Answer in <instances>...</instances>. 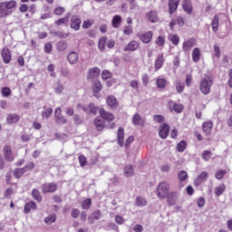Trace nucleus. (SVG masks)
<instances>
[{
	"label": "nucleus",
	"mask_w": 232,
	"mask_h": 232,
	"mask_svg": "<svg viewBox=\"0 0 232 232\" xmlns=\"http://www.w3.org/2000/svg\"><path fill=\"white\" fill-rule=\"evenodd\" d=\"M24 173H26V171L24 168L15 169L14 171V176L15 177V179H21V177H23Z\"/></svg>",
	"instance_id": "obj_38"
},
{
	"label": "nucleus",
	"mask_w": 232,
	"mask_h": 232,
	"mask_svg": "<svg viewBox=\"0 0 232 232\" xmlns=\"http://www.w3.org/2000/svg\"><path fill=\"white\" fill-rule=\"evenodd\" d=\"M121 21H122V18L121 17V15H115L112 19L113 28H119V24H121Z\"/></svg>",
	"instance_id": "obj_42"
},
{
	"label": "nucleus",
	"mask_w": 232,
	"mask_h": 232,
	"mask_svg": "<svg viewBox=\"0 0 232 232\" xmlns=\"http://www.w3.org/2000/svg\"><path fill=\"white\" fill-rule=\"evenodd\" d=\"M193 46H197V40L195 38H190L183 43L182 49L183 52H190Z\"/></svg>",
	"instance_id": "obj_7"
},
{
	"label": "nucleus",
	"mask_w": 232,
	"mask_h": 232,
	"mask_svg": "<svg viewBox=\"0 0 232 232\" xmlns=\"http://www.w3.org/2000/svg\"><path fill=\"white\" fill-rule=\"evenodd\" d=\"M169 189H171V186L167 181L159 183L156 188V195L158 198L164 200V198H166L169 194Z\"/></svg>",
	"instance_id": "obj_2"
},
{
	"label": "nucleus",
	"mask_w": 232,
	"mask_h": 232,
	"mask_svg": "<svg viewBox=\"0 0 232 232\" xmlns=\"http://www.w3.org/2000/svg\"><path fill=\"white\" fill-rule=\"evenodd\" d=\"M153 37V33H151V31L144 33L143 34H141L140 36V41H142V43H144L145 44H148V43H150Z\"/></svg>",
	"instance_id": "obj_22"
},
{
	"label": "nucleus",
	"mask_w": 232,
	"mask_h": 232,
	"mask_svg": "<svg viewBox=\"0 0 232 232\" xmlns=\"http://www.w3.org/2000/svg\"><path fill=\"white\" fill-rule=\"evenodd\" d=\"M111 72H110L109 71H103L102 72V79H103V81H108V79H111Z\"/></svg>",
	"instance_id": "obj_56"
},
{
	"label": "nucleus",
	"mask_w": 232,
	"mask_h": 232,
	"mask_svg": "<svg viewBox=\"0 0 232 232\" xmlns=\"http://www.w3.org/2000/svg\"><path fill=\"white\" fill-rule=\"evenodd\" d=\"M79 162H80V166H82V168H84V166H86V164L88 163V161L86 160V157L84 156H79Z\"/></svg>",
	"instance_id": "obj_58"
},
{
	"label": "nucleus",
	"mask_w": 232,
	"mask_h": 232,
	"mask_svg": "<svg viewBox=\"0 0 232 232\" xmlns=\"http://www.w3.org/2000/svg\"><path fill=\"white\" fill-rule=\"evenodd\" d=\"M52 113H53V109L47 108L45 111H43V117H46L47 119L52 117Z\"/></svg>",
	"instance_id": "obj_53"
},
{
	"label": "nucleus",
	"mask_w": 232,
	"mask_h": 232,
	"mask_svg": "<svg viewBox=\"0 0 232 232\" xmlns=\"http://www.w3.org/2000/svg\"><path fill=\"white\" fill-rule=\"evenodd\" d=\"M192 61H194V63L200 61V49H198V47L194 48L192 51Z\"/></svg>",
	"instance_id": "obj_29"
},
{
	"label": "nucleus",
	"mask_w": 232,
	"mask_h": 232,
	"mask_svg": "<svg viewBox=\"0 0 232 232\" xmlns=\"http://www.w3.org/2000/svg\"><path fill=\"white\" fill-rule=\"evenodd\" d=\"M35 168V163H34L33 161L28 162L23 169L25 171H32V169H34Z\"/></svg>",
	"instance_id": "obj_50"
},
{
	"label": "nucleus",
	"mask_w": 232,
	"mask_h": 232,
	"mask_svg": "<svg viewBox=\"0 0 232 232\" xmlns=\"http://www.w3.org/2000/svg\"><path fill=\"white\" fill-rule=\"evenodd\" d=\"M88 113H92V115H97L99 111V107L95 106L93 103H90L87 107Z\"/></svg>",
	"instance_id": "obj_35"
},
{
	"label": "nucleus",
	"mask_w": 232,
	"mask_h": 232,
	"mask_svg": "<svg viewBox=\"0 0 232 232\" xmlns=\"http://www.w3.org/2000/svg\"><path fill=\"white\" fill-rule=\"evenodd\" d=\"M63 12H65L64 7H56L53 10V13L55 14V15H63Z\"/></svg>",
	"instance_id": "obj_59"
},
{
	"label": "nucleus",
	"mask_w": 232,
	"mask_h": 232,
	"mask_svg": "<svg viewBox=\"0 0 232 232\" xmlns=\"http://www.w3.org/2000/svg\"><path fill=\"white\" fill-rule=\"evenodd\" d=\"M63 111L61 108H57L54 111L55 122L56 124H66L67 121L64 116L62 115Z\"/></svg>",
	"instance_id": "obj_6"
},
{
	"label": "nucleus",
	"mask_w": 232,
	"mask_h": 232,
	"mask_svg": "<svg viewBox=\"0 0 232 232\" xmlns=\"http://www.w3.org/2000/svg\"><path fill=\"white\" fill-rule=\"evenodd\" d=\"M169 134V125H168L167 123L162 124L160 127V132H159L160 139H167Z\"/></svg>",
	"instance_id": "obj_13"
},
{
	"label": "nucleus",
	"mask_w": 232,
	"mask_h": 232,
	"mask_svg": "<svg viewBox=\"0 0 232 232\" xmlns=\"http://www.w3.org/2000/svg\"><path fill=\"white\" fill-rule=\"evenodd\" d=\"M153 121L155 122H159V123L164 122V116H162V115H154L153 116Z\"/></svg>",
	"instance_id": "obj_60"
},
{
	"label": "nucleus",
	"mask_w": 232,
	"mask_h": 232,
	"mask_svg": "<svg viewBox=\"0 0 232 232\" xmlns=\"http://www.w3.org/2000/svg\"><path fill=\"white\" fill-rule=\"evenodd\" d=\"M99 75H101V70H99L97 67H94L89 70L87 79L88 81H93L97 79Z\"/></svg>",
	"instance_id": "obj_8"
},
{
	"label": "nucleus",
	"mask_w": 232,
	"mask_h": 232,
	"mask_svg": "<svg viewBox=\"0 0 232 232\" xmlns=\"http://www.w3.org/2000/svg\"><path fill=\"white\" fill-rule=\"evenodd\" d=\"M145 123L146 121L144 118H142V116H140V114L135 113L132 116V124H134V126H144Z\"/></svg>",
	"instance_id": "obj_12"
},
{
	"label": "nucleus",
	"mask_w": 232,
	"mask_h": 232,
	"mask_svg": "<svg viewBox=\"0 0 232 232\" xmlns=\"http://www.w3.org/2000/svg\"><path fill=\"white\" fill-rule=\"evenodd\" d=\"M133 33V29L131 28V26H125L124 29H123V34L125 35H130V34Z\"/></svg>",
	"instance_id": "obj_61"
},
{
	"label": "nucleus",
	"mask_w": 232,
	"mask_h": 232,
	"mask_svg": "<svg viewBox=\"0 0 232 232\" xmlns=\"http://www.w3.org/2000/svg\"><path fill=\"white\" fill-rule=\"evenodd\" d=\"M57 184L55 183H45L42 186V192L46 193H55L57 191Z\"/></svg>",
	"instance_id": "obj_4"
},
{
	"label": "nucleus",
	"mask_w": 232,
	"mask_h": 232,
	"mask_svg": "<svg viewBox=\"0 0 232 232\" xmlns=\"http://www.w3.org/2000/svg\"><path fill=\"white\" fill-rule=\"evenodd\" d=\"M56 47L58 52H64V50L68 48V44H66L65 42H60L57 44Z\"/></svg>",
	"instance_id": "obj_45"
},
{
	"label": "nucleus",
	"mask_w": 232,
	"mask_h": 232,
	"mask_svg": "<svg viewBox=\"0 0 232 232\" xmlns=\"http://www.w3.org/2000/svg\"><path fill=\"white\" fill-rule=\"evenodd\" d=\"M81 18L77 17L76 15L72 16L71 19V28L77 32L81 28Z\"/></svg>",
	"instance_id": "obj_16"
},
{
	"label": "nucleus",
	"mask_w": 232,
	"mask_h": 232,
	"mask_svg": "<svg viewBox=\"0 0 232 232\" xmlns=\"http://www.w3.org/2000/svg\"><path fill=\"white\" fill-rule=\"evenodd\" d=\"M32 197L37 202H43V196H41V192L38 189H33Z\"/></svg>",
	"instance_id": "obj_32"
},
{
	"label": "nucleus",
	"mask_w": 232,
	"mask_h": 232,
	"mask_svg": "<svg viewBox=\"0 0 232 232\" xmlns=\"http://www.w3.org/2000/svg\"><path fill=\"white\" fill-rule=\"evenodd\" d=\"M92 24H93V22H92V21H84L82 24V28L84 30H86L88 28H90Z\"/></svg>",
	"instance_id": "obj_64"
},
{
	"label": "nucleus",
	"mask_w": 232,
	"mask_h": 232,
	"mask_svg": "<svg viewBox=\"0 0 232 232\" xmlns=\"http://www.w3.org/2000/svg\"><path fill=\"white\" fill-rule=\"evenodd\" d=\"M212 155H213V152H211V150H205L202 153L201 157H202L203 160L208 161V160H209V159H211Z\"/></svg>",
	"instance_id": "obj_47"
},
{
	"label": "nucleus",
	"mask_w": 232,
	"mask_h": 232,
	"mask_svg": "<svg viewBox=\"0 0 232 232\" xmlns=\"http://www.w3.org/2000/svg\"><path fill=\"white\" fill-rule=\"evenodd\" d=\"M178 179H179V182H184V181L188 180V172H186V170H180L178 173Z\"/></svg>",
	"instance_id": "obj_37"
},
{
	"label": "nucleus",
	"mask_w": 232,
	"mask_h": 232,
	"mask_svg": "<svg viewBox=\"0 0 232 232\" xmlns=\"http://www.w3.org/2000/svg\"><path fill=\"white\" fill-rule=\"evenodd\" d=\"M169 38H170L171 43L175 46H177L179 44V43H180V38L178 35H176V34H170Z\"/></svg>",
	"instance_id": "obj_49"
},
{
	"label": "nucleus",
	"mask_w": 232,
	"mask_h": 232,
	"mask_svg": "<svg viewBox=\"0 0 232 232\" xmlns=\"http://www.w3.org/2000/svg\"><path fill=\"white\" fill-rule=\"evenodd\" d=\"M91 206H92V199L90 198H87L83 202H82V209H90Z\"/></svg>",
	"instance_id": "obj_51"
},
{
	"label": "nucleus",
	"mask_w": 232,
	"mask_h": 232,
	"mask_svg": "<svg viewBox=\"0 0 232 232\" xmlns=\"http://www.w3.org/2000/svg\"><path fill=\"white\" fill-rule=\"evenodd\" d=\"M180 0H169V12L170 15H173L175 12H177V8H179V5Z\"/></svg>",
	"instance_id": "obj_15"
},
{
	"label": "nucleus",
	"mask_w": 232,
	"mask_h": 232,
	"mask_svg": "<svg viewBox=\"0 0 232 232\" xmlns=\"http://www.w3.org/2000/svg\"><path fill=\"white\" fill-rule=\"evenodd\" d=\"M70 21V16L67 15L63 18H60L58 19L54 24H56V26H61V24H67V23Z\"/></svg>",
	"instance_id": "obj_41"
},
{
	"label": "nucleus",
	"mask_w": 232,
	"mask_h": 232,
	"mask_svg": "<svg viewBox=\"0 0 232 232\" xmlns=\"http://www.w3.org/2000/svg\"><path fill=\"white\" fill-rule=\"evenodd\" d=\"M16 6L17 2L15 0L0 2V19H6Z\"/></svg>",
	"instance_id": "obj_1"
},
{
	"label": "nucleus",
	"mask_w": 232,
	"mask_h": 232,
	"mask_svg": "<svg viewBox=\"0 0 232 232\" xmlns=\"http://www.w3.org/2000/svg\"><path fill=\"white\" fill-rule=\"evenodd\" d=\"M136 204L137 206H139L140 208H142L144 206H147L148 204V201H146V199L142 197H138L136 198Z\"/></svg>",
	"instance_id": "obj_43"
},
{
	"label": "nucleus",
	"mask_w": 232,
	"mask_h": 232,
	"mask_svg": "<svg viewBox=\"0 0 232 232\" xmlns=\"http://www.w3.org/2000/svg\"><path fill=\"white\" fill-rule=\"evenodd\" d=\"M202 130H203L204 133H206V135H210L211 130H213V121H208L203 122Z\"/></svg>",
	"instance_id": "obj_20"
},
{
	"label": "nucleus",
	"mask_w": 232,
	"mask_h": 232,
	"mask_svg": "<svg viewBox=\"0 0 232 232\" xmlns=\"http://www.w3.org/2000/svg\"><path fill=\"white\" fill-rule=\"evenodd\" d=\"M108 41V38L103 36L99 40L98 43V48L101 50V52H104L106 50V42Z\"/></svg>",
	"instance_id": "obj_31"
},
{
	"label": "nucleus",
	"mask_w": 232,
	"mask_h": 232,
	"mask_svg": "<svg viewBox=\"0 0 232 232\" xmlns=\"http://www.w3.org/2000/svg\"><path fill=\"white\" fill-rule=\"evenodd\" d=\"M139 48V42L131 41L125 48L124 52H135Z\"/></svg>",
	"instance_id": "obj_24"
},
{
	"label": "nucleus",
	"mask_w": 232,
	"mask_h": 232,
	"mask_svg": "<svg viewBox=\"0 0 232 232\" xmlns=\"http://www.w3.org/2000/svg\"><path fill=\"white\" fill-rule=\"evenodd\" d=\"M166 198L169 206H175V204H177V200H179V192L171 191L167 195Z\"/></svg>",
	"instance_id": "obj_5"
},
{
	"label": "nucleus",
	"mask_w": 232,
	"mask_h": 232,
	"mask_svg": "<svg viewBox=\"0 0 232 232\" xmlns=\"http://www.w3.org/2000/svg\"><path fill=\"white\" fill-rule=\"evenodd\" d=\"M67 59L70 64H77L79 54L76 52H71L68 53Z\"/></svg>",
	"instance_id": "obj_21"
},
{
	"label": "nucleus",
	"mask_w": 232,
	"mask_h": 232,
	"mask_svg": "<svg viewBox=\"0 0 232 232\" xmlns=\"http://www.w3.org/2000/svg\"><path fill=\"white\" fill-rule=\"evenodd\" d=\"M132 229L135 231V232H142L144 231V227H142V225H139V224H136L132 227Z\"/></svg>",
	"instance_id": "obj_62"
},
{
	"label": "nucleus",
	"mask_w": 232,
	"mask_h": 232,
	"mask_svg": "<svg viewBox=\"0 0 232 232\" xmlns=\"http://www.w3.org/2000/svg\"><path fill=\"white\" fill-rule=\"evenodd\" d=\"M101 217H102V212L101 210H96L95 212H93L92 214H91L88 217V222L89 224H95V220H101Z\"/></svg>",
	"instance_id": "obj_17"
},
{
	"label": "nucleus",
	"mask_w": 232,
	"mask_h": 232,
	"mask_svg": "<svg viewBox=\"0 0 232 232\" xmlns=\"http://www.w3.org/2000/svg\"><path fill=\"white\" fill-rule=\"evenodd\" d=\"M225 176H226V170H224V169H218V170H217V172H216L215 178H216L218 180H222V179H224Z\"/></svg>",
	"instance_id": "obj_44"
},
{
	"label": "nucleus",
	"mask_w": 232,
	"mask_h": 232,
	"mask_svg": "<svg viewBox=\"0 0 232 232\" xmlns=\"http://www.w3.org/2000/svg\"><path fill=\"white\" fill-rule=\"evenodd\" d=\"M117 139L119 146H124V129L120 127L117 132Z\"/></svg>",
	"instance_id": "obj_23"
},
{
	"label": "nucleus",
	"mask_w": 232,
	"mask_h": 232,
	"mask_svg": "<svg viewBox=\"0 0 232 232\" xmlns=\"http://www.w3.org/2000/svg\"><path fill=\"white\" fill-rule=\"evenodd\" d=\"M173 109H174V111H176V113H182V110H184V106L182 104L174 103Z\"/></svg>",
	"instance_id": "obj_52"
},
{
	"label": "nucleus",
	"mask_w": 232,
	"mask_h": 232,
	"mask_svg": "<svg viewBox=\"0 0 232 232\" xmlns=\"http://www.w3.org/2000/svg\"><path fill=\"white\" fill-rule=\"evenodd\" d=\"M1 55L5 64H10V62L12 61V53H10V50L8 48H4Z\"/></svg>",
	"instance_id": "obj_9"
},
{
	"label": "nucleus",
	"mask_w": 232,
	"mask_h": 232,
	"mask_svg": "<svg viewBox=\"0 0 232 232\" xmlns=\"http://www.w3.org/2000/svg\"><path fill=\"white\" fill-rule=\"evenodd\" d=\"M100 115L102 119H104V121H107L108 122H111V121H115V116L111 114V112L106 111L104 109L100 110Z\"/></svg>",
	"instance_id": "obj_14"
},
{
	"label": "nucleus",
	"mask_w": 232,
	"mask_h": 232,
	"mask_svg": "<svg viewBox=\"0 0 232 232\" xmlns=\"http://www.w3.org/2000/svg\"><path fill=\"white\" fill-rule=\"evenodd\" d=\"M52 44L51 43H47L44 44V52L45 53H52Z\"/></svg>",
	"instance_id": "obj_63"
},
{
	"label": "nucleus",
	"mask_w": 232,
	"mask_h": 232,
	"mask_svg": "<svg viewBox=\"0 0 232 232\" xmlns=\"http://www.w3.org/2000/svg\"><path fill=\"white\" fill-rule=\"evenodd\" d=\"M32 209H37V204L34 201H30L29 203L25 204L24 213H29L30 211H32Z\"/></svg>",
	"instance_id": "obj_28"
},
{
	"label": "nucleus",
	"mask_w": 232,
	"mask_h": 232,
	"mask_svg": "<svg viewBox=\"0 0 232 232\" xmlns=\"http://www.w3.org/2000/svg\"><path fill=\"white\" fill-rule=\"evenodd\" d=\"M176 90L179 93H182L184 92V83L178 81L176 83Z\"/></svg>",
	"instance_id": "obj_55"
},
{
	"label": "nucleus",
	"mask_w": 232,
	"mask_h": 232,
	"mask_svg": "<svg viewBox=\"0 0 232 232\" xmlns=\"http://www.w3.org/2000/svg\"><path fill=\"white\" fill-rule=\"evenodd\" d=\"M79 215H81V211L77 208H72L71 211V216L72 218H79Z\"/></svg>",
	"instance_id": "obj_57"
},
{
	"label": "nucleus",
	"mask_w": 232,
	"mask_h": 232,
	"mask_svg": "<svg viewBox=\"0 0 232 232\" xmlns=\"http://www.w3.org/2000/svg\"><path fill=\"white\" fill-rule=\"evenodd\" d=\"M183 10L188 15H191V14H193V4H191V1L183 0Z\"/></svg>",
	"instance_id": "obj_19"
},
{
	"label": "nucleus",
	"mask_w": 232,
	"mask_h": 232,
	"mask_svg": "<svg viewBox=\"0 0 232 232\" xmlns=\"http://www.w3.org/2000/svg\"><path fill=\"white\" fill-rule=\"evenodd\" d=\"M213 86V79L211 77L207 76L202 78L199 82V90L203 95H209L211 93V87Z\"/></svg>",
	"instance_id": "obj_3"
},
{
	"label": "nucleus",
	"mask_w": 232,
	"mask_h": 232,
	"mask_svg": "<svg viewBox=\"0 0 232 232\" xmlns=\"http://www.w3.org/2000/svg\"><path fill=\"white\" fill-rule=\"evenodd\" d=\"M4 155L7 162H14V152H12V148L10 146H5L4 148Z\"/></svg>",
	"instance_id": "obj_10"
},
{
	"label": "nucleus",
	"mask_w": 232,
	"mask_h": 232,
	"mask_svg": "<svg viewBox=\"0 0 232 232\" xmlns=\"http://www.w3.org/2000/svg\"><path fill=\"white\" fill-rule=\"evenodd\" d=\"M156 84L158 88H160V90H164V88H166V84H168V82L164 78H158L156 80Z\"/></svg>",
	"instance_id": "obj_33"
},
{
	"label": "nucleus",
	"mask_w": 232,
	"mask_h": 232,
	"mask_svg": "<svg viewBox=\"0 0 232 232\" xmlns=\"http://www.w3.org/2000/svg\"><path fill=\"white\" fill-rule=\"evenodd\" d=\"M218 21H219L218 16L215 15L212 20V30L215 33L218 32Z\"/></svg>",
	"instance_id": "obj_39"
},
{
	"label": "nucleus",
	"mask_w": 232,
	"mask_h": 232,
	"mask_svg": "<svg viewBox=\"0 0 232 232\" xmlns=\"http://www.w3.org/2000/svg\"><path fill=\"white\" fill-rule=\"evenodd\" d=\"M146 15L150 23H157L159 21V14H157V11H150Z\"/></svg>",
	"instance_id": "obj_27"
},
{
	"label": "nucleus",
	"mask_w": 232,
	"mask_h": 232,
	"mask_svg": "<svg viewBox=\"0 0 232 232\" xmlns=\"http://www.w3.org/2000/svg\"><path fill=\"white\" fill-rule=\"evenodd\" d=\"M107 105L111 108V110H115L117 106H119V102H117V98L113 95H110L106 100Z\"/></svg>",
	"instance_id": "obj_18"
},
{
	"label": "nucleus",
	"mask_w": 232,
	"mask_h": 232,
	"mask_svg": "<svg viewBox=\"0 0 232 232\" xmlns=\"http://www.w3.org/2000/svg\"><path fill=\"white\" fill-rule=\"evenodd\" d=\"M19 115L17 114H8L6 117V122L7 124H15L16 122H19Z\"/></svg>",
	"instance_id": "obj_26"
},
{
	"label": "nucleus",
	"mask_w": 232,
	"mask_h": 232,
	"mask_svg": "<svg viewBox=\"0 0 232 232\" xmlns=\"http://www.w3.org/2000/svg\"><path fill=\"white\" fill-rule=\"evenodd\" d=\"M94 124L98 131H102V130L104 129V122H102V121H101V119L99 118H96L94 120Z\"/></svg>",
	"instance_id": "obj_36"
},
{
	"label": "nucleus",
	"mask_w": 232,
	"mask_h": 232,
	"mask_svg": "<svg viewBox=\"0 0 232 232\" xmlns=\"http://www.w3.org/2000/svg\"><path fill=\"white\" fill-rule=\"evenodd\" d=\"M94 93H99L102 90V83L101 82H95L92 88Z\"/></svg>",
	"instance_id": "obj_48"
},
{
	"label": "nucleus",
	"mask_w": 232,
	"mask_h": 232,
	"mask_svg": "<svg viewBox=\"0 0 232 232\" xmlns=\"http://www.w3.org/2000/svg\"><path fill=\"white\" fill-rule=\"evenodd\" d=\"M125 177H131L134 173L133 167L131 165H127L124 168Z\"/></svg>",
	"instance_id": "obj_40"
},
{
	"label": "nucleus",
	"mask_w": 232,
	"mask_h": 232,
	"mask_svg": "<svg viewBox=\"0 0 232 232\" xmlns=\"http://www.w3.org/2000/svg\"><path fill=\"white\" fill-rule=\"evenodd\" d=\"M188 146V143H186L185 140H181L178 145H177V150L179 151V153H182L184 150H186V147Z\"/></svg>",
	"instance_id": "obj_46"
},
{
	"label": "nucleus",
	"mask_w": 232,
	"mask_h": 232,
	"mask_svg": "<svg viewBox=\"0 0 232 232\" xmlns=\"http://www.w3.org/2000/svg\"><path fill=\"white\" fill-rule=\"evenodd\" d=\"M55 220H57V216H55V214L49 215L47 218H44V222L45 224H47V226H52V224H53Z\"/></svg>",
	"instance_id": "obj_34"
},
{
	"label": "nucleus",
	"mask_w": 232,
	"mask_h": 232,
	"mask_svg": "<svg viewBox=\"0 0 232 232\" xmlns=\"http://www.w3.org/2000/svg\"><path fill=\"white\" fill-rule=\"evenodd\" d=\"M164 64V54H159L155 60V70H160Z\"/></svg>",
	"instance_id": "obj_25"
},
{
	"label": "nucleus",
	"mask_w": 232,
	"mask_h": 232,
	"mask_svg": "<svg viewBox=\"0 0 232 232\" xmlns=\"http://www.w3.org/2000/svg\"><path fill=\"white\" fill-rule=\"evenodd\" d=\"M2 95L4 97H10V95H12V90H10L8 87H4L2 89Z\"/></svg>",
	"instance_id": "obj_54"
},
{
	"label": "nucleus",
	"mask_w": 232,
	"mask_h": 232,
	"mask_svg": "<svg viewBox=\"0 0 232 232\" xmlns=\"http://www.w3.org/2000/svg\"><path fill=\"white\" fill-rule=\"evenodd\" d=\"M208 177H209V174L206 171H202L194 180V185L198 187L204 180H208Z\"/></svg>",
	"instance_id": "obj_11"
},
{
	"label": "nucleus",
	"mask_w": 232,
	"mask_h": 232,
	"mask_svg": "<svg viewBox=\"0 0 232 232\" xmlns=\"http://www.w3.org/2000/svg\"><path fill=\"white\" fill-rule=\"evenodd\" d=\"M224 191H226V184L222 183L221 185L215 188L214 193L216 197H220L221 195L224 194Z\"/></svg>",
	"instance_id": "obj_30"
}]
</instances>
